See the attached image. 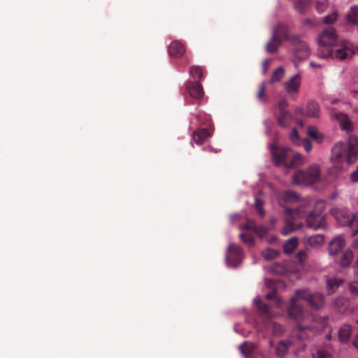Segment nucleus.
<instances>
[{
    "instance_id": "obj_38",
    "label": "nucleus",
    "mask_w": 358,
    "mask_h": 358,
    "mask_svg": "<svg viewBox=\"0 0 358 358\" xmlns=\"http://www.w3.org/2000/svg\"><path fill=\"white\" fill-rule=\"evenodd\" d=\"M240 238L245 243L248 244L250 246H252L255 244L254 237L250 234H241Z\"/></svg>"
},
{
    "instance_id": "obj_45",
    "label": "nucleus",
    "mask_w": 358,
    "mask_h": 358,
    "mask_svg": "<svg viewBox=\"0 0 358 358\" xmlns=\"http://www.w3.org/2000/svg\"><path fill=\"white\" fill-rule=\"evenodd\" d=\"M313 358H331L330 355L325 350L322 349H319L317 350L316 353H313Z\"/></svg>"
},
{
    "instance_id": "obj_13",
    "label": "nucleus",
    "mask_w": 358,
    "mask_h": 358,
    "mask_svg": "<svg viewBox=\"0 0 358 358\" xmlns=\"http://www.w3.org/2000/svg\"><path fill=\"white\" fill-rule=\"evenodd\" d=\"M301 77L299 73L292 76L284 83V87L288 94L297 93L301 85Z\"/></svg>"
},
{
    "instance_id": "obj_23",
    "label": "nucleus",
    "mask_w": 358,
    "mask_h": 358,
    "mask_svg": "<svg viewBox=\"0 0 358 358\" xmlns=\"http://www.w3.org/2000/svg\"><path fill=\"white\" fill-rule=\"evenodd\" d=\"M338 335L341 343H348L351 337V327L348 324H344L339 329Z\"/></svg>"
},
{
    "instance_id": "obj_33",
    "label": "nucleus",
    "mask_w": 358,
    "mask_h": 358,
    "mask_svg": "<svg viewBox=\"0 0 358 358\" xmlns=\"http://www.w3.org/2000/svg\"><path fill=\"white\" fill-rule=\"evenodd\" d=\"M290 345L289 341H280L275 348L276 354L278 356L282 357L287 352L289 345Z\"/></svg>"
},
{
    "instance_id": "obj_32",
    "label": "nucleus",
    "mask_w": 358,
    "mask_h": 358,
    "mask_svg": "<svg viewBox=\"0 0 358 358\" xmlns=\"http://www.w3.org/2000/svg\"><path fill=\"white\" fill-rule=\"evenodd\" d=\"M348 22L358 24V6H352L347 15Z\"/></svg>"
},
{
    "instance_id": "obj_21",
    "label": "nucleus",
    "mask_w": 358,
    "mask_h": 358,
    "mask_svg": "<svg viewBox=\"0 0 358 358\" xmlns=\"http://www.w3.org/2000/svg\"><path fill=\"white\" fill-rule=\"evenodd\" d=\"M303 159L301 155L298 152H294L292 150H290V157L289 159L286 162L285 167L287 168H294L302 164Z\"/></svg>"
},
{
    "instance_id": "obj_15",
    "label": "nucleus",
    "mask_w": 358,
    "mask_h": 358,
    "mask_svg": "<svg viewBox=\"0 0 358 358\" xmlns=\"http://www.w3.org/2000/svg\"><path fill=\"white\" fill-rule=\"evenodd\" d=\"M187 90L189 95L196 99H201L203 98L204 92L200 82L189 81L187 83Z\"/></svg>"
},
{
    "instance_id": "obj_10",
    "label": "nucleus",
    "mask_w": 358,
    "mask_h": 358,
    "mask_svg": "<svg viewBox=\"0 0 358 358\" xmlns=\"http://www.w3.org/2000/svg\"><path fill=\"white\" fill-rule=\"evenodd\" d=\"M291 45L295 57L298 60L306 59L310 55V50L307 43L301 39L299 36L294 35L291 38Z\"/></svg>"
},
{
    "instance_id": "obj_16",
    "label": "nucleus",
    "mask_w": 358,
    "mask_h": 358,
    "mask_svg": "<svg viewBox=\"0 0 358 358\" xmlns=\"http://www.w3.org/2000/svg\"><path fill=\"white\" fill-rule=\"evenodd\" d=\"M169 51L171 57L180 58L185 54V47L180 41H174L170 43Z\"/></svg>"
},
{
    "instance_id": "obj_12",
    "label": "nucleus",
    "mask_w": 358,
    "mask_h": 358,
    "mask_svg": "<svg viewBox=\"0 0 358 358\" xmlns=\"http://www.w3.org/2000/svg\"><path fill=\"white\" fill-rule=\"evenodd\" d=\"M228 255L227 261L232 266H237L243 258V250L241 248L235 244H230L228 246Z\"/></svg>"
},
{
    "instance_id": "obj_36",
    "label": "nucleus",
    "mask_w": 358,
    "mask_h": 358,
    "mask_svg": "<svg viewBox=\"0 0 358 358\" xmlns=\"http://www.w3.org/2000/svg\"><path fill=\"white\" fill-rule=\"evenodd\" d=\"M254 206L260 217H264L265 215L263 200L256 197L255 199Z\"/></svg>"
},
{
    "instance_id": "obj_56",
    "label": "nucleus",
    "mask_w": 358,
    "mask_h": 358,
    "mask_svg": "<svg viewBox=\"0 0 358 358\" xmlns=\"http://www.w3.org/2000/svg\"><path fill=\"white\" fill-rule=\"evenodd\" d=\"M352 244L353 246L358 248V240H355Z\"/></svg>"
},
{
    "instance_id": "obj_41",
    "label": "nucleus",
    "mask_w": 358,
    "mask_h": 358,
    "mask_svg": "<svg viewBox=\"0 0 358 358\" xmlns=\"http://www.w3.org/2000/svg\"><path fill=\"white\" fill-rule=\"evenodd\" d=\"M329 5L327 0L318 1L316 3V10L318 13H322L324 12Z\"/></svg>"
},
{
    "instance_id": "obj_8",
    "label": "nucleus",
    "mask_w": 358,
    "mask_h": 358,
    "mask_svg": "<svg viewBox=\"0 0 358 358\" xmlns=\"http://www.w3.org/2000/svg\"><path fill=\"white\" fill-rule=\"evenodd\" d=\"M298 297L307 301L314 310H320L324 305V296L319 292H311L308 289H299L296 290Z\"/></svg>"
},
{
    "instance_id": "obj_50",
    "label": "nucleus",
    "mask_w": 358,
    "mask_h": 358,
    "mask_svg": "<svg viewBox=\"0 0 358 358\" xmlns=\"http://www.w3.org/2000/svg\"><path fill=\"white\" fill-rule=\"evenodd\" d=\"M256 223L254 220H248L247 222L243 225V228L248 231H255L256 227Z\"/></svg>"
},
{
    "instance_id": "obj_26",
    "label": "nucleus",
    "mask_w": 358,
    "mask_h": 358,
    "mask_svg": "<svg viewBox=\"0 0 358 358\" xmlns=\"http://www.w3.org/2000/svg\"><path fill=\"white\" fill-rule=\"evenodd\" d=\"M255 303L256 307L261 313L262 316L269 318L271 317L270 314V306L264 303L259 298H256L255 299Z\"/></svg>"
},
{
    "instance_id": "obj_14",
    "label": "nucleus",
    "mask_w": 358,
    "mask_h": 358,
    "mask_svg": "<svg viewBox=\"0 0 358 358\" xmlns=\"http://www.w3.org/2000/svg\"><path fill=\"white\" fill-rule=\"evenodd\" d=\"M272 34L275 35L282 42L288 41L291 43V38L293 35L289 34V28L283 24H277L272 31Z\"/></svg>"
},
{
    "instance_id": "obj_39",
    "label": "nucleus",
    "mask_w": 358,
    "mask_h": 358,
    "mask_svg": "<svg viewBox=\"0 0 358 358\" xmlns=\"http://www.w3.org/2000/svg\"><path fill=\"white\" fill-rule=\"evenodd\" d=\"M310 2V0H298L296 3V9L299 13H303L306 6Z\"/></svg>"
},
{
    "instance_id": "obj_31",
    "label": "nucleus",
    "mask_w": 358,
    "mask_h": 358,
    "mask_svg": "<svg viewBox=\"0 0 358 358\" xmlns=\"http://www.w3.org/2000/svg\"><path fill=\"white\" fill-rule=\"evenodd\" d=\"M353 254L352 252L350 250H346L342 255L340 264L341 266H349L352 260Z\"/></svg>"
},
{
    "instance_id": "obj_4",
    "label": "nucleus",
    "mask_w": 358,
    "mask_h": 358,
    "mask_svg": "<svg viewBox=\"0 0 358 358\" xmlns=\"http://www.w3.org/2000/svg\"><path fill=\"white\" fill-rule=\"evenodd\" d=\"M299 206H295L296 215L299 218L306 217V224L308 227L315 230L324 229L326 226V220L322 211L315 208L311 210V206L306 201H301L299 199Z\"/></svg>"
},
{
    "instance_id": "obj_9",
    "label": "nucleus",
    "mask_w": 358,
    "mask_h": 358,
    "mask_svg": "<svg viewBox=\"0 0 358 358\" xmlns=\"http://www.w3.org/2000/svg\"><path fill=\"white\" fill-rule=\"evenodd\" d=\"M334 215L341 224L355 229L352 233L353 236L358 234V212L349 215L343 210H336Z\"/></svg>"
},
{
    "instance_id": "obj_22",
    "label": "nucleus",
    "mask_w": 358,
    "mask_h": 358,
    "mask_svg": "<svg viewBox=\"0 0 358 358\" xmlns=\"http://www.w3.org/2000/svg\"><path fill=\"white\" fill-rule=\"evenodd\" d=\"M344 280L341 278H329L327 280V294H333L337 289L343 283Z\"/></svg>"
},
{
    "instance_id": "obj_27",
    "label": "nucleus",
    "mask_w": 358,
    "mask_h": 358,
    "mask_svg": "<svg viewBox=\"0 0 358 358\" xmlns=\"http://www.w3.org/2000/svg\"><path fill=\"white\" fill-rule=\"evenodd\" d=\"M320 114V108L317 103L314 101H309L306 106V115L316 117Z\"/></svg>"
},
{
    "instance_id": "obj_44",
    "label": "nucleus",
    "mask_w": 358,
    "mask_h": 358,
    "mask_svg": "<svg viewBox=\"0 0 358 358\" xmlns=\"http://www.w3.org/2000/svg\"><path fill=\"white\" fill-rule=\"evenodd\" d=\"M307 258V252L305 250H301L296 254V259L300 264H303L306 261Z\"/></svg>"
},
{
    "instance_id": "obj_60",
    "label": "nucleus",
    "mask_w": 358,
    "mask_h": 358,
    "mask_svg": "<svg viewBox=\"0 0 358 358\" xmlns=\"http://www.w3.org/2000/svg\"><path fill=\"white\" fill-rule=\"evenodd\" d=\"M357 50H358V45H357Z\"/></svg>"
},
{
    "instance_id": "obj_34",
    "label": "nucleus",
    "mask_w": 358,
    "mask_h": 358,
    "mask_svg": "<svg viewBox=\"0 0 358 358\" xmlns=\"http://www.w3.org/2000/svg\"><path fill=\"white\" fill-rule=\"evenodd\" d=\"M255 346L252 343L249 342H244L241 346H240V350L241 352L244 354L246 357H250L254 350Z\"/></svg>"
},
{
    "instance_id": "obj_55",
    "label": "nucleus",
    "mask_w": 358,
    "mask_h": 358,
    "mask_svg": "<svg viewBox=\"0 0 358 358\" xmlns=\"http://www.w3.org/2000/svg\"><path fill=\"white\" fill-rule=\"evenodd\" d=\"M353 345L358 349V334L357 335L353 341Z\"/></svg>"
},
{
    "instance_id": "obj_58",
    "label": "nucleus",
    "mask_w": 358,
    "mask_h": 358,
    "mask_svg": "<svg viewBox=\"0 0 358 358\" xmlns=\"http://www.w3.org/2000/svg\"><path fill=\"white\" fill-rule=\"evenodd\" d=\"M280 302H281V301H280V300L278 299H277L278 305H280Z\"/></svg>"
},
{
    "instance_id": "obj_20",
    "label": "nucleus",
    "mask_w": 358,
    "mask_h": 358,
    "mask_svg": "<svg viewBox=\"0 0 358 358\" xmlns=\"http://www.w3.org/2000/svg\"><path fill=\"white\" fill-rule=\"evenodd\" d=\"M282 42L272 34L271 38L266 44V51L268 53H275Z\"/></svg>"
},
{
    "instance_id": "obj_3",
    "label": "nucleus",
    "mask_w": 358,
    "mask_h": 358,
    "mask_svg": "<svg viewBox=\"0 0 358 358\" xmlns=\"http://www.w3.org/2000/svg\"><path fill=\"white\" fill-rule=\"evenodd\" d=\"M278 203L286 215L285 225L281 229V234L286 236L294 230V220L298 217L295 206L299 203V196L292 191H285L279 196Z\"/></svg>"
},
{
    "instance_id": "obj_7",
    "label": "nucleus",
    "mask_w": 358,
    "mask_h": 358,
    "mask_svg": "<svg viewBox=\"0 0 358 358\" xmlns=\"http://www.w3.org/2000/svg\"><path fill=\"white\" fill-rule=\"evenodd\" d=\"M298 297L307 301L314 310H320L324 305V296L319 292H311L308 289H299L296 290Z\"/></svg>"
},
{
    "instance_id": "obj_37",
    "label": "nucleus",
    "mask_w": 358,
    "mask_h": 358,
    "mask_svg": "<svg viewBox=\"0 0 358 358\" xmlns=\"http://www.w3.org/2000/svg\"><path fill=\"white\" fill-rule=\"evenodd\" d=\"M278 255V251L270 248H268L262 252V256L266 260L273 259L276 258Z\"/></svg>"
},
{
    "instance_id": "obj_48",
    "label": "nucleus",
    "mask_w": 358,
    "mask_h": 358,
    "mask_svg": "<svg viewBox=\"0 0 358 358\" xmlns=\"http://www.w3.org/2000/svg\"><path fill=\"white\" fill-rule=\"evenodd\" d=\"M266 86L264 83H262L259 87V90L257 94V97L259 100H262L264 98Z\"/></svg>"
},
{
    "instance_id": "obj_49",
    "label": "nucleus",
    "mask_w": 358,
    "mask_h": 358,
    "mask_svg": "<svg viewBox=\"0 0 358 358\" xmlns=\"http://www.w3.org/2000/svg\"><path fill=\"white\" fill-rule=\"evenodd\" d=\"M283 327L278 323L273 324V332L275 335L280 336L283 333Z\"/></svg>"
},
{
    "instance_id": "obj_54",
    "label": "nucleus",
    "mask_w": 358,
    "mask_h": 358,
    "mask_svg": "<svg viewBox=\"0 0 358 358\" xmlns=\"http://www.w3.org/2000/svg\"><path fill=\"white\" fill-rule=\"evenodd\" d=\"M310 66L313 68H320L321 67L320 64H316L313 62H310Z\"/></svg>"
},
{
    "instance_id": "obj_2",
    "label": "nucleus",
    "mask_w": 358,
    "mask_h": 358,
    "mask_svg": "<svg viewBox=\"0 0 358 358\" xmlns=\"http://www.w3.org/2000/svg\"><path fill=\"white\" fill-rule=\"evenodd\" d=\"M358 152V137L351 135L348 138V144L343 142L336 143L331 149V159L335 165H339L346 160L348 164L355 162Z\"/></svg>"
},
{
    "instance_id": "obj_5",
    "label": "nucleus",
    "mask_w": 358,
    "mask_h": 358,
    "mask_svg": "<svg viewBox=\"0 0 358 358\" xmlns=\"http://www.w3.org/2000/svg\"><path fill=\"white\" fill-rule=\"evenodd\" d=\"M320 176L319 166L316 164L310 166L304 171H298L292 177L293 182L297 185H310L317 181Z\"/></svg>"
},
{
    "instance_id": "obj_42",
    "label": "nucleus",
    "mask_w": 358,
    "mask_h": 358,
    "mask_svg": "<svg viewBox=\"0 0 358 358\" xmlns=\"http://www.w3.org/2000/svg\"><path fill=\"white\" fill-rule=\"evenodd\" d=\"M268 229L262 225H256L255 233L259 237H264L268 233Z\"/></svg>"
},
{
    "instance_id": "obj_18",
    "label": "nucleus",
    "mask_w": 358,
    "mask_h": 358,
    "mask_svg": "<svg viewBox=\"0 0 358 358\" xmlns=\"http://www.w3.org/2000/svg\"><path fill=\"white\" fill-rule=\"evenodd\" d=\"M344 246V240L341 236H338L329 243L328 247L329 252L331 255H336L343 248Z\"/></svg>"
},
{
    "instance_id": "obj_6",
    "label": "nucleus",
    "mask_w": 358,
    "mask_h": 358,
    "mask_svg": "<svg viewBox=\"0 0 358 358\" xmlns=\"http://www.w3.org/2000/svg\"><path fill=\"white\" fill-rule=\"evenodd\" d=\"M301 299L298 297L296 291L294 295L290 299L289 306L287 309L288 316L298 322L297 328L301 334L306 329H309L308 326H303L300 322L305 318V311L302 306L298 303V301Z\"/></svg>"
},
{
    "instance_id": "obj_57",
    "label": "nucleus",
    "mask_w": 358,
    "mask_h": 358,
    "mask_svg": "<svg viewBox=\"0 0 358 358\" xmlns=\"http://www.w3.org/2000/svg\"><path fill=\"white\" fill-rule=\"evenodd\" d=\"M317 205L322 206L323 207L324 203L323 202H318Z\"/></svg>"
},
{
    "instance_id": "obj_40",
    "label": "nucleus",
    "mask_w": 358,
    "mask_h": 358,
    "mask_svg": "<svg viewBox=\"0 0 358 358\" xmlns=\"http://www.w3.org/2000/svg\"><path fill=\"white\" fill-rule=\"evenodd\" d=\"M290 140L294 144L299 145L301 139L299 138L297 129L296 128H293L290 132L289 135Z\"/></svg>"
},
{
    "instance_id": "obj_11",
    "label": "nucleus",
    "mask_w": 358,
    "mask_h": 358,
    "mask_svg": "<svg viewBox=\"0 0 358 358\" xmlns=\"http://www.w3.org/2000/svg\"><path fill=\"white\" fill-rule=\"evenodd\" d=\"M270 151L273 162L276 166L284 165L290 157V149L285 147H278L275 144L270 145Z\"/></svg>"
},
{
    "instance_id": "obj_47",
    "label": "nucleus",
    "mask_w": 358,
    "mask_h": 358,
    "mask_svg": "<svg viewBox=\"0 0 358 358\" xmlns=\"http://www.w3.org/2000/svg\"><path fill=\"white\" fill-rule=\"evenodd\" d=\"M299 145H301L306 152H310L312 149V143L308 138L302 139Z\"/></svg>"
},
{
    "instance_id": "obj_30",
    "label": "nucleus",
    "mask_w": 358,
    "mask_h": 358,
    "mask_svg": "<svg viewBox=\"0 0 358 358\" xmlns=\"http://www.w3.org/2000/svg\"><path fill=\"white\" fill-rule=\"evenodd\" d=\"M189 73L194 82H201L203 78V69L201 66H192L190 67Z\"/></svg>"
},
{
    "instance_id": "obj_52",
    "label": "nucleus",
    "mask_w": 358,
    "mask_h": 358,
    "mask_svg": "<svg viewBox=\"0 0 358 358\" xmlns=\"http://www.w3.org/2000/svg\"><path fill=\"white\" fill-rule=\"evenodd\" d=\"M287 103L285 100H280L278 103V108L280 111H281L282 109H285L287 107Z\"/></svg>"
},
{
    "instance_id": "obj_29",
    "label": "nucleus",
    "mask_w": 358,
    "mask_h": 358,
    "mask_svg": "<svg viewBox=\"0 0 358 358\" xmlns=\"http://www.w3.org/2000/svg\"><path fill=\"white\" fill-rule=\"evenodd\" d=\"M278 123L282 127H286L288 125L289 121L291 120V114L285 109H282L278 116Z\"/></svg>"
},
{
    "instance_id": "obj_17",
    "label": "nucleus",
    "mask_w": 358,
    "mask_h": 358,
    "mask_svg": "<svg viewBox=\"0 0 358 358\" xmlns=\"http://www.w3.org/2000/svg\"><path fill=\"white\" fill-rule=\"evenodd\" d=\"M212 134V131L209 128H201L194 131L192 134V139L198 144H202Z\"/></svg>"
},
{
    "instance_id": "obj_28",
    "label": "nucleus",
    "mask_w": 358,
    "mask_h": 358,
    "mask_svg": "<svg viewBox=\"0 0 358 358\" xmlns=\"http://www.w3.org/2000/svg\"><path fill=\"white\" fill-rule=\"evenodd\" d=\"M307 135L311 139L315 141L317 143H321L324 139V135L319 132L314 127H308L307 129Z\"/></svg>"
},
{
    "instance_id": "obj_19",
    "label": "nucleus",
    "mask_w": 358,
    "mask_h": 358,
    "mask_svg": "<svg viewBox=\"0 0 358 358\" xmlns=\"http://www.w3.org/2000/svg\"><path fill=\"white\" fill-rule=\"evenodd\" d=\"M324 241V237L320 234H315L308 237L306 241V248H318L321 247Z\"/></svg>"
},
{
    "instance_id": "obj_51",
    "label": "nucleus",
    "mask_w": 358,
    "mask_h": 358,
    "mask_svg": "<svg viewBox=\"0 0 358 358\" xmlns=\"http://www.w3.org/2000/svg\"><path fill=\"white\" fill-rule=\"evenodd\" d=\"M270 63H271V60L270 59H265L263 62L262 69H263L264 73H266L267 72L268 68V66H269Z\"/></svg>"
},
{
    "instance_id": "obj_24",
    "label": "nucleus",
    "mask_w": 358,
    "mask_h": 358,
    "mask_svg": "<svg viewBox=\"0 0 358 358\" xmlns=\"http://www.w3.org/2000/svg\"><path fill=\"white\" fill-rule=\"evenodd\" d=\"M299 244L296 237H292L288 239L283 245V251L287 255H290L296 249Z\"/></svg>"
},
{
    "instance_id": "obj_53",
    "label": "nucleus",
    "mask_w": 358,
    "mask_h": 358,
    "mask_svg": "<svg viewBox=\"0 0 358 358\" xmlns=\"http://www.w3.org/2000/svg\"><path fill=\"white\" fill-rule=\"evenodd\" d=\"M275 295H276V293L275 291H272L270 293H268L266 295V298L268 299V300H271V299H273L275 298Z\"/></svg>"
},
{
    "instance_id": "obj_1",
    "label": "nucleus",
    "mask_w": 358,
    "mask_h": 358,
    "mask_svg": "<svg viewBox=\"0 0 358 358\" xmlns=\"http://www.w3.org/2000/svg\"><path fill=\"white\" fill-rule=\"evenodd\" d=\"M317 55L322 58H332L341 61L350 58L354 54L349 43L338 41L336 31L334 27H328L317 37Z\"/></svg>"
},
{
    "instance_id": "obj_35",
    "label": "nucleus",
    "mask_w": 358,
    "mask_h": 358,
    "mask_svg": "<svg viewBox=\"0 0 358 358\" xmlns=\"http://www.w3.org/2000/svg\"><path fill=\"white\" fill-rule=\"evenodd\" d=\"M285 73L284 69L282 66L277 68L272 73L271 83H274L279 82L283 77Z\"/></svg>"
},
{
    "instance_id": "obj_59",
    "label": "nucleus",
    "mask_w": 358,
    "mask_h": 358,
    "mask_svg": "<svg viewBox=\"0 0 358 358\" xmlns=\"http://www.w3.org/2000/svg\"><path fill=\"white\" fill-rule=\"evenodd\" d=\"M357 324H358V319L357 320Z\"/></svg>"
},
{
    "instance_id": "obj_43",
    "label": "nucleus",
    "mask_w": 358,
    "mask_h": 358,
    "mask_svg": "<svg viewBox=\"0 0 358 358\" xmlns=\"http://www.w3.org/2000/svg\"><path fill=\"white\" fill-rule=\"evenodd\" d=\"M348 289L354 296H358V281H352L348 283Z\"/></svg>"
},
{
    "instance_id": "obj_46",
    "label": "nucleus",
    "mask_w": 358,
    "mask_h": 358,
    "mask_svg": "<svg viewBox=\"0 0 358 358\" xmlns=\"http://www.w3.org/2000/svg\"><path fill=\"white\" fill-rule=\"evenodd\" d=\"M338 17V14L336 12H334L331 14L327 15L324 17L323 22L325 24H332L334 23Z\"/></svg>"
},
{
    "instance_id": "obj_25",
    "label": "nucleus",
    "mask_w": 358,
    "mask_h": 358,
    "mask_svg": "<svg viewBox=\"0 0 358 358\" xmlns=\"http://www.w3.org/2000/svg\"><path fill=\"white\" fill-rule=\"evenodd\" d=\"M335 118L340 122V126L342 129L345 131H350L351 129L350 121L345 114L338 113H335Z\"/></svg>"
}]
</instances>
